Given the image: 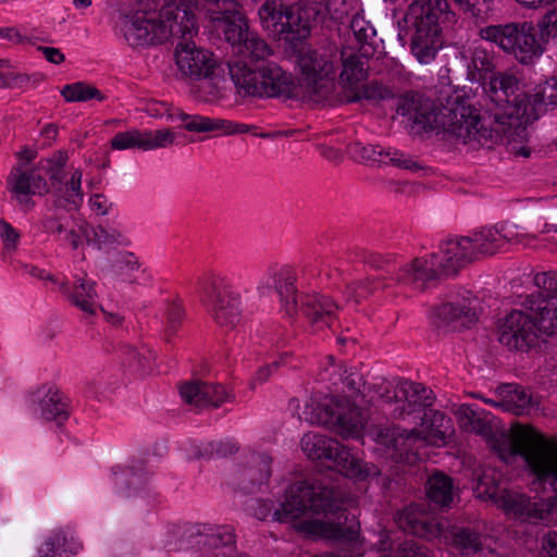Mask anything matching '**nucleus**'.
Wrapping results in <instances>:
<instances>
[{
    "mask_svg": "<svg viewBox=\"0 0 557 557\" xmlns=\"http://www.w3.org/2000/svg\"><path fill=\"white\" fill-rule=\"evenodd\" d=\"M122 32L132 47L158 45L171 37L176 38L175 61L182 75L202 81L201 87L209 89L206 100L220 96V89L212 82L216 67L213 53L191 41L198 26L190 5L165 4L160 20L153 12L138 14L123 23Z\"/></svg>",
    "mask_w": 557,
    "mask_h": 557,
    "instance_id": "obj_1",
    "label": "nucleus"
},
{
    "mask_svg": "<svg viewBox=\"0 0 557 557\" xmlns=\"http://www.w3.org/2000/svg\"><path fill=\"white\" fill-rule=\"evenodd\" d=\"M285 502L273 512V519L288 522L306 512L323 515L325 520L300 523V530L312 536L337 542H354L359 536L357 517L343 506L345 493L320 479L298 481L289 485Z\"/></svg>",
    "mask_w": 557,
    "mask_h": 557,
    "instance_id": "obj_2",
    "label": "nucleus"
},
{
    "mask_svg": "<svg viewBox=\"0 0 557 557\" xmlns=\"http://www.w3.org/2000/svg\"><path fill=\"white\" fill-rule=\"evenodd\" d=\"M494 449L506 462L521 457L529 472L534 476L533 484H549L557 491V441L540 433L532 426L516 423L510 433L503 434L494 443Z\"/></svg>",
    "mask_w": 557,
    "mask_h": 557,
    "instance_id": "obj_3",
    "label": "nucleus"
},
{
    "mask_svg": "<svg viewBox=\"0 0 557 557\" xmlns=\"http://www.w3.org/2000/svg\"><path fill=\"white\" fill-rule=\"evenodd\" d=\"M492 117L481 116L469 99L448 97L440 102L432 119L433 132H444L471 149L492 148L502 138V129L492 125Z\"/></svg>",
    "mask_w": 557,
    "mask_h": 557,
    "instance_id": "obj_4",
    "label": "nucleus"
},
{
    "mask_svg": "<svg viewBox=\"0 0 557 557\" xmlns=\"http://www.w3.org/2000/svg\"><path fill=\"white\" fill-rule=\"evenodd\" d=\"M405 28L412 32L410 48L420 63L428 64L435 59L442 47V30L447 24L456 22V14L447 0H416L403 21Z\"/></svg>",
    "mask_w": 557,
    "mask_h": 557,
    "instance_id": "obj_5",
    "label": "nucleus"
},
{
    "mask_svg": "<svg viewBox=\"0 0 557 557\" xmlns=\"http://www.w3.org/2000/svg\"><path fill=\"white\" fill-rule=\"evenodd\" d=\"M301 448L308 458L319 461L320 471L332 470L356 481L376 480L379 482L382 476V487L392 488L393 480L384 474L379 466L357 458L347 446L334 438L318 433H307L301 438Z\"/></svg>",
    "mask_w": 557,
    "mask_h": 557,
    "instance_id": "obj_6",
    "label": "nucleus"
},
{
    "mask_svg": "<svg viewBox=\"0 0 557 557\" xmlns=\"http://www.w3.org/2000/svg\"><path fill=\"white\" fill-rule=\"evenodd\" d=\"M228 72L239 92L253 97L292 99L298 85L292 74L273 62H230Z\"/></svg>",
    "mask_w": 557,
    "mask_h": 557,
    "instance_id": "obj_7",
    "label": "nucleus"
},
{
    "mask_svg": "<svg viewBox=\"0 0 557 557\" xmlns=\"http://www.w3.org/2000/svg\"><path fill=\"white\" fill-rule=\"evenodd\" d=\"M486 98L495 106L490 114L502 135L506 126L523 120L525 114L524 103L528 101V94L520 90L518 77L508 72H494L492 76L482 84Z\"/></svg>",
    "mask_w": 557,
    "mask_h": 557,
    "instance_id": "obj_8",
    "label": "nucleus"
},
{
    "mask_svg": "<svg viewBox=\"0 0 557 557\" xmlns=\"http://www.w3.org/2000/svg\"><path fill=\"white\" fill-rule=\"evenodd\" d=\"M335 57L330 51H320L305 46L297 50V63L301 73V87L310 100L320 102L334 91L336 75Z\"/></svg>",
    "mask_w": 557,
    "mask_h": 557,
    "instance_id": "obj_9",
    "label": "nucleus"
},
{
    "mask_svg": "<svg viewBox=\"0 0 557 557\" xmlns=\"http://www.w3.org/2000/svg\"><path fill=\"white\" fill-rule=\"evenodd\" d=\"M302 13L297 2L287 5L283 0H265L258 11L264 29L290 42H301L311 35L313 26Z\"/></svg>",
    "mask_w": 557,
    "mask_h": 557,
    "instance_id": "obj_10",
    "label": "nucleus"
},
{
    "mask_svg": "<svg viewBox=\"0 0 557 557\" xmlns=\"http://www.w3.org/2000/svg\"><path fill=\"white\" fill-rule=\"evenodd\" d=\"M534 284L539 290L529 295L522 307L532 312L542 334L557 335V272L537 273Z\"/></svg>",
    "mask_w": 557,
    "mask_h": 557,
    "instance_id": "obj_11",
    "label": "nucleus"
},
{
    "mask_svg": "<svg viewBox=\"0 0 557 557\" xmlns=\"http://www.w3.org/2000/svg\"><path fill=\"white\" fill-rule=\"evenodd\" d=\"M416 419L420 421V425L423 428L421 431L416 429L409 432L394 430L391 440L385 441L384 444L401 451L407 449V442L423 438L434 445L438 442L445 444L446 440L454 434L451 420L444 412L434 411L429 407L422 416L414 417Z\"/></svg>",
    "mask_w": 557,
    "mask_h": 557,
    "instance_id": "obj_12",
    "label": "nucleus"
},
{
    "mask_svg": "<svg viewBox=\"0 0 557 557\" xmlns=\"http://www.w3.org/2000/svg\"><path fill=\"white\" fill-rule=\"evenodd\" d=\"M540 334L532 312L524 308L509 312L498 327V341L511 351H530L539 345Z\"/></svg>",
    "mask_w": 557,
    "mask_h": 557,
    "instance_id": "obj_13",
    "label": "nucleus"
},
{
    "mask_svg": "<svg viewBox=\"0 0 557 557\" xmlns=\"http://www.w3.org/2000/svg\"><path fill=\"white\" fill-rule=\"evenodd\" d=\"M18 156L24 163L12 169L8 177V187L21 205H28L26 199L29 195L42 196L48 194L50 188L46 178L37 174L35 169L27 170L25 168L37 157V151L24 148Z\"/></svg>",
    "mask_w": 557,
    "mask_h": 557,
    "instance_id": "obj_14",
    "label": "nucleus"
},
{
    "mask_svg": "<svg viewBox=\"0 0 557 557\" xmlns=\"http://www.w3.org/2000/svg\"><path fill=\"white\" fill-rule=\"evenodd\" d=\"M396 112L407 116L414 134L433 132L432 119L436 116L438 103L419 91H406L396 98Z\"/></svg>",
    "mask_w": 557,
    "mask_h": 557,
    "instance_id": "obj_15",
    "label": "nucleus"
},
{
    "mask_svg": "<svg viewBox=\"0 0 557 557\" xmlns=\"http://www.w3.org/2000/svg\"><path fill=\"white\" fill-rule=\"evenodd\" d=\"M175 133L170 128L140 132L132 129L117 133L111 139V147L116 150L138 148L143 150H152L166 148L173 145Z\"/></svg>",
    "mask_w": 557,
    "mask_h": 557,
    "instance_id": "obj_16",
    "label": "nucleus"
},
{
    "mask_svg": "<svg viewBox=\"0 0 557 557\" xmlns=\"http://www.w3.org/2000/svg\"><path fill=\"white\" fill-rule=\"evenodd\" d=\"M480 311L476 298H463L437 306L435 317L454 329H470L479 322Z\"/></svg>",
    "mask_w": 557,
    "mask_h": 557,
    "instance_id": "obj_17",
    "label": "nucleus"
},
{
    "mask_svg": "<svg viewBox=\"0 0 557 557\" xmlns=\"http://www.w3.org/2000/svg\"><path fill=\"white\" fill-rule=\"evenodd\" d=\"M395 521L405 533L426 541L438 537L443 532L442 524L417 505H410L397 512Z\"/></svg>",
    "mask_w": 557,
    "mask_h": 557,
    "instance_id": "obj_18",
    "label": "nucleus"
},
{
    "mask_svg": "<svg viewBox=\"0 0 557 557\" xmlns=\"http://www.w3.org/2000/svg\"><path fill=\"white\" fill-rule=\"evenodd\" d=\"M478 242V234H475L474 238L461 237L456 242H449L444 256L441 259L437 257L441 273L447 276L455 275L459 269L472 262L479 253V249L474 245Z\"/></svg>",
    "mask_w": 557,
    "mask_h": 557,
    "instance_id": "obj_19",
    "label": "nucleus"
},
{
    "mask_svg": "<svg viewBox=\"0 0 557 557\" xmlns=\"http://www.w3.org/2000/svg\"><path fill=\"white\" fill-rule=\"evenodd\" d=\"M400 401L404 404L394 410L396 418L421 416L433 405L434 395L422 383L404 381L399 383Z\"/></svg>",
    "mask_w": 557,
    "mask_h": 557,
    "instance_id": "obj_20",
    "label": "nucleus"
},
{
    "mask_svg": "<svg viewBox=\"0 0 557 557\" xmlns=\"http://www.w3.org/2000/svg\"><path fill=\"white\" fill-rule=\"evenodd\" d=\"M337 305L322 295H307L301 310L314 332H324L333 327L337 320Z\"/></svg>",
    "mask_w": 557,
    "mask_h": 557,
    "instance_id": "obj_21",
    "label": "nucleus"
},
{
    "mask_svg": "<svg viewBox=\"0 0 557 557\" xmlns=\"http://www.w3.org/2000/svg\"><path fill=\"white\" fill-rule=\"evenodd\" d=\"M503 497L499 508L506 513H511L524 522L537 523L545 520V511L548 509L542 506V499H532L524 494L509 490Z\"/></svg>",
    "mask_w": 557,
    "mask_h": 557,
    "instance_id": "obj_22",
    "label": "nucleus"
},
{
    "mask_svg": "<svg viewBox=\"0 0 557 557\" xmlns=\"http://www.w3.org/2000/svg\"><path fill=\"white\" fill-rule=\"evenodd\" d=\"M272 458L265 454H255L248 459L237 479V487L244 494H252L267 483L271 475Z\"/></svg>",
    "mask_w": 557,
    "mask_h": 557,
    "instance_id": "obj_23",
    "label": "nucleus"
},
{
    "mask_svg": "<svg viewBox=\"0 0 557 557\" xmlns=\"http://www.w3.org/2000/svg\"><path fill=\"white\" fill-rule=\"evenodd\" d=\"M374 55H364L363 50L346 47L341 51L342 71L339 81L345 87L354 88L364 81L370 69L369 60Z\"/></svg>",
    "mask_w": 557,
    "mask_h": 557,
    "instance_id": "obj_24",
    "label": "nucleus"
},
{
    "mask_svg": "<svg viewBox=\"0 0 557 557\" xmlns=\"http://www.w3.org/2000/svg\"><path fill=\"white\" fill-rule=\"evenodd\" d=\"M529 22L521 23H506L498 25H490L480 29L479 35L482 39L491 41L497 45L503 51L509 53L516 51L515 39L518 36L523 37V45L528 47V36L524 32H528Z\"/></svg>",
    "mask_w": 557,
    "mask_h": 557,
    "instance_id": "obj_25",
    "label": "nucleus"
},
{
    "mask_svg": "<svg viewBox=\"0 0 557 557\" xmlns=\"http://www.w3.org/2000/svg\"><path fill=\"white\" fill-rule=\"evenodd\" d=\"M525 114L523 121L525 123L537 120L545 113L548 107H557V76H552L545 82L534 87L533 94H528V101L524 103Z\"/></svg>",
    "mask_w": 557,
    "mask_h": 557,
    "instance_id": "obj_26",
    "label": "nucleus"
},
{
    "mask_svg": "<svg viewBox=\"0 0 557 557\" xmlns=\"http://www.w3.org/2000/svg\"><path fill=\"white\" fill-rule=\"evenodd\" d=\"M355 157L361 162H371L377 164H392L394 166L417 171L421 166L412 159L406 157L399 151L384 150L379 146L356 144L352 147Z\"/></svg>",
    "mask_w": 557,
    "mask_h": 557,
    "instance_id": "obj_27",
    "label": "nucleus"
},
{
    "mask_svg": "<svg viewBox=\"0 0 557 557\" xmlns=\"http://www.w3.org/2000/svg\"><path fill=\"white\" fill-rule=\"evenodd\" d=\"M499 408L516 416L528 413L532 407L537 405L532 395L515 383L500 384L495 389Z\"/></svg>",
    "mask_w": 557,
    "mask_h": 557,
    "instance_id": "obj_28",
    "label": "nucleus"
},
{
    "mask_svg": "<svg viewBox=\"0 0 557 557\" xmlns=\"http://www.w3.org/2000/svg\"><path fill=\"white\" fill-rule=\"evenodd\" d=\"M457 492L454 479L443 471H434L425 482L429 503L440 509L450 508Z\"/></svg>",
    "mask_w": 557,
    "mask_h": 557,
    "instance_id": "obj_29",
    "label": "nucleus"
},
{
    "mask_svg": "<svg viewBox=\"0 0 557 557\" xmlns=\"http://www.w3.org/2000/svg\"><path fill=\"white\" fill-rule=\"evenodd\" d=\"M462 59L466 61L467 77L471 82H478L482 85L495 72L493 57L482 47L465 50Z\"/></svg>",
    "mask_w": 557,
    "mask_h": 557,
    "instance_id": "obj_30",
    "label": "nucleus"
},
{
    "mask_svg": "<svg viewBox=\"0 0 557 557\" xmlns=\"http://www.w3.org/2000/svg\"><path fill=\"white\" fill-rule=\"evenodd\" d=\"M182 121L185 122L184 127L189 132H214L221 131L225 134H243L249 131V126L246 124H235L231 121L221 119H210L202 115H189L182 113L180 114Z\"/></svg>",
    "mask_w": 557,
    "mask_h": 557,
    "instance_id": "obj_31",
    "label": "nucleus"
},
{
    "mask_svg": "<svg viewBox=\"0 0 557 557\" xmlns=\"http://www.w3.org/2000/svg\"><path fill=\"white\" fill-rule=\"evenodd\" d=\"M209 296L216 323L221 326L234 327L240 320V312L236 300L215 285L212 286Z\"/></svg>",
    "mask_w": 557,
    "mask_h": 557,
    "instance_id": "obj_32",
    "label": "nucleus"
},
{
    "mask_svg": "<svg viewBox=\"0 0 557 557\" xmlns=\"http://www.w3.org/2000/svg\"><path fill=\"white\" fill-rule=\"evenodd\" d=\"M296 280V274L289 270H282L273 275V288L280 298L283 310L290 318L298 313Z\"/></svg>",
    "mask_w": 557,
    "mask_h": 557,
    "instance_id": "obj_33",
    "label": "nucleus"
},
{
    "mask_svg": "<svg viewBox=\"0 0 557 557\" xmlns=\"http://www.w3.org/2000/svg\"><path fill=\"white\" fill-rule=\"evenodd\" d=\"M231 13H225L220 20H211L223 28L224 37L227 42L233 47L242 49V44L245 37L249 35L247 18L237 8L231 10Z\"/></svg>",
    "mask_w": 557,
    "mask_h": 557,
    "instance_id": "obj_34",
    "label": "nucleus"
},
{
    "mask_svg": "<svg viewBox=\"0 0 557 557\" xmlns=\"http://www.w3.org/2000/svg\"><path fill=\"white\" fill-rule=\"evenodd\" d=\"M448 533L451 546L461 555H474L483 549L482 534L474 528L453 525Z\"/></svg>",
    "mask_w": 557,
    "mask_h": 557,
    "instance_id": "obj_35",
    "label": "nucleus"
},
{
    "mask_svg": "<svg viewBox=\"0 0 557 557\" xmlns=\"http://www.w3.org/2000/svg\"><path fill=\"white\" fill-rule=\"evenodd\" d=\"M332 424L343 437L357 434L362 426L360 408L354 404L338 406L337 411L332 413Z\"/></svg>",
    "mask_w": 557,
    "mask_h": 557,
    "instance_id": "obj_36",
    "label": "nucleus"
},
{
    "mask_svg": "<svg viewBox=\"0 0 557 557\" xmlns=\"http://www.w3.org/2000/svg\"><path fill=\"white\" fill-rule=\"evenodd\" d=\"M546 227L547 223L536 211H520L515 218L506 221V223L496 231L504 237H507L512 231H516V235H527L530 231H544Z\"/></svg>",
    "mask_w": 557,
    "mask_h": 557,
    "instance_id": "obj_37",
    "label": "nucleus"
},
{
    "mask_svg": "<svg viewBox=\"0 0 557 557\" xmlns=\"http://www.w3.org/2000/svg\"><path fill=\"white\" fill-rule=\"evenodd\" d=\"M435 267H438L436 255H432L430 259L414 258L405 269V277L412 283L421 282V287L424 288L428 283L436 281L442 274Z\"/></svg>",
    "mask_w": 557,
    "mask_h": 557,
    "instance_id": "obj_38",
    "label": "nucleus"
},
{
    "mask_svg": "<svg viewBox=\"0 0 557 557\" xmlns=\"http://www.w3.org/2000/svg\"><path fill=\"white\" fill-rule=\"evenodd\" d=\"M349 25L358 44V49L363 50L364 55H374L376 52V32L370 22L356 13Z\"/></svg>",
    "mask_w": 557,
    "mask_h": 557,
    "instance_id": "obj_39",
    "label": "nucleus"
},
{
    "mask_svg": "<svg viewBox=\"0 0 557 557\" xmlns=\"http://www.w3.org/2000/svg\"><path fill=\"white\" fill-rule=\"evenodd\" d=\"M525 36H528V47L523 45V37L518 36L515 39V46L517 47L516 51H510L509 54L515 55V58L522 64H530L533 60L540 57L544 52V48L541 44V40L536 39V28L533 23L529 22L528 32H524Z\"/></svg>",
    "mask_w": 557,
    "mask_h": 557,
    "instance_id": "obj_40",
    "label": "nucleus"
},
{
    "mask_svg": "<svg viewBox=\"0 0 557 557\" xmlns=\"http://www.w3.org/2000/svg\"><path fill=\"white\" fill-rule=\"evenodd\" d=\"M508 490L496 480L494 473L484 472L479 476L474 493L479 498L490 499L498 507Z\"/></svg>",
    "mask_w": 557,
    "mask_h": 557,
    "instance_id": "obj_41",
    "label": "nucleus"
},
{
    "mask_svg": "<svg viewBox=\"0 0 557 557\" xmlns=\"http://www.w3.org/2000/svg\"><path fill=\"white\" fill-rule=\"evenodd\" d=\"M108 264L114 275L123 278H127L140 267L138 258L129 251H117L109 255Z\"/></svg>",
    "mask_w": 557,
    "mask_h": 557,
    "instance_id": "obj_42",
    "label": "nucleus"
},
{
    "mask_svg": "<svg viewBox=\"0 0 557 557\" xmlns=\"http://www.w3.org/2000/svg\"><path fill=\"white\" fill-rule=\"evenodd\" d=\"M61 95L67 102H84L90 99L104 100L103 94L98 88L85 82L65 85L61 90Z\"/></svg>",
    "mask_w": 557,
    "mask_h": 557,
    "instance_id": "obj_43",
    "label": "nucleus"
},
{
    "mask_svg": "<svg viewBox=\"0 0 557 557\" xmlns=\"http://www.w3.org/2000/svg\"><path fill=\"white\" fill-rule=\"evenodd\" d=\"M86 240L89 244H95L98 249L104 250L109 255L111 249L115 248V245L120 244L122 237L121 233L113 231L109 233L103 226L86 227L83 228Z\"/></svg>",
    "mask_w": 557,
    "mask_h": 557,
    "instance_id": "obj_44",
    "label": "nucleus"
},
{
    "mask_svg": "<svg viewBox=\"0 0 557 557\" xmlns=\"http://www.w3.org/2000/svg\"><path fill=\"white\" fill-rule=\"evenodd\" d=\"M336 0H299L298 5L302 9V14L314 27L322 23L331 13Z\"/></svg>",
    "mask_w": 557,
    "mask_h": 557,
    "instance_id": "obj_45",
    "label": "nucleus"
},
{
    "mask_svg": "<svg viewBox=\"0 0 557 557\" xmlns=\"http://www.w3.org/2000/svg\"><path fill=\"white\" fill-rule=\"evenodd\" d=\"M394 98V94L388 86H385L376 81H372L360 88L356 87L354 96L347 99L348 102L359 101L366 99L372 102H380L386 99Z\"/></svg>",
    "mask_w": 557,
    "mask_h": 557,
    "instance_id": "obj_46",
    "label": "nucleus"
},
{
    "mask_svg": "<svg viewBox=\"0 0 557 557\" xmlns=\"http://www.w3.org/2000/svg\"><path fill=\"white\" fill-rule=\"evenodd\" d=\"M69 160L66 151H55L50 158L42 159L38 163V168L42 169L49 176L52 184H61L65 178L64 166Z\"/></svg>",
    "mask_w": 557,
    "mask_h": 557,
    "instance_id": "obj_47",
    "label": "nucleus"
},
{
    "mask_svg": "<svg viewBox=\"0 0 557 557\" xmlns=\"http://www.w3.org/2000/svg\"><path fill=\"white\" fill-rule=\"evenodd\" d=\"M206 387L207 382H202L200 380L185 382L180 387V394L188 405L197 408H206L208 398V391Z\"/></svg>",
    "mask_w": 557,
    "mask_h": 557,
    "instance_id": "obj_48",
    "label": "nucleus"
},
{
    "mask_svg": "<svg viewBox=\"0 0 557 557\" xmlns=\"http://www.w3.org/2000/svg\"><path fill=\"white\" fill-rule=\"evenodd\" d=\"M238 51L250 57V60L246 61L248 64L265 62L264 58L270 54V48L267 42L251 32L245 37L242 49H238Z\"/></svg>",
    "mask_w": 557,
    "mask_h": 557,
    "instance_id": "obj_49",
    "label": "nucleus"
},
{
    "mask_svg": "<svg viewBox=\"0 0 557 557\" xmlns=\"http://www.w3.org/2000/svg\"><path fill=\"white\" fill-rule=\"evenodd\" d=\"M42 414L47 420H58V425H62L69 418L66 404L63 403L57 392H49L41 401Z\"/></svg>",
    "mask_w": 557,
    "mask_h": 557,
    "instance_id": "obj_50",
    "label": "nucleus"
},
{
    "mask_svg": "<svg viewBox=\"0 0 557 557\" xmlns=\"http://www.w3.org/2000/svg\"><path fill=\"white\" fill-rule=\"evenodd\" d=\"M455 7L468 16L484 21L492 11L491 0H453Z\"/></svg>",
    "mask_w": 557,
    "mask_h": 557,
    "instance_id": "obj_51",
    "label": "nucleus"
},
{
    "mask_svg": "<svg viewBox=\"0 0 557 557\" xmlns=\"http://www.w3.org/2000/svg\"><path fill=\"white\" fill-rule=\"evenodd\" d=\"M168 337L174 335L178 327L183 324L185 318V310L180 300L175 299L168 302L165 309Z\"/></svg>",
    "mask_w": 557,
    "mask_h": 557,
    "instance_id": "obj_52",
    "label": "nucleus"
},
{
    "mask_svg": "<svg viewBox=\"0 0 557 557\" xmlns=\"http://www.w3.org/2000/svg\"><path fill=\"white\" fill-rule=\"evenodd\" d=\"M200 5L210 20H220L237 8L238 3L236 0H200Z\"/></svg>",
    "mask_w": 557,
    "mask_h": 557,
    "instance_id": "obj_53",
    "label": "nucleus"
},
{
    "mask_svg": "<svg viewBox=\"0 0 557 557\" xmlns=\"http://www.w3.org/2000/svg\"><path fill=\"white\" fill-rule=\"evenodd\" d=\"M185 5L182 1L180 3L176 0H140V9L137 10L133 15L126 16L123 21V23L127 18H134L138 14H145L147 12H153L156 13V17L158 20L161 18V14L163 13L164 5Z\"/></svg>",
    "mask_w": 557,
    "mask_h": 557,
    "instance_id": "obj_54",
    "label": "nucleus"
},
{
    "mask_svg": "<svg viewBox=\"0 0 557 557\" xmlns=\"http://www.w3.org/2000/svg\"><path fill=\"white\" fill-rule=\"evenodd\" d=\"M396 557H433L431 550L413 540L404 541L396 549Z\"/></svg>",
    "mask_w": 557,
    "mask_h": 557,
    "instance_id": "obj_55",
    "label": "nucleus"
},
{
    "mask_svg": "<svg viewBox=\"0 0 557 557\" xmlns=\"http://www.w3.org/2000/svg\"><path fill=\"white\" fill-rule=\"evenodd\" d=\"M208 391L207 407L219 408L223 403L228 401L233 396L220 384L207 383Z\"/></svg>",
    "mask_w": 557,
    "mask_h": 557,
    "instance_id": "obj_56",
    "label": "nucleus"
},
{
    "mask_svg": "<svg viewBox=\"0 0 557 557\" xmlns=\"http://www.w3.org/2000/svg\"><path fill=\"white\" fill-rule=\"evenodd\" d=\"M1 237L4 242V247L8 250H14L16 248V243L20 238L18 233L9 224L7 221L1 220Z\"/></svg>",
    "mask_w": 557,
    "mask_h": 557,
    "instance_id": "obj_57",
    "label": "nucleus"
},
{
    "mask_svg": "<svg viewBox=\"0 0 557 557\" xmlns=\"http://www.w3.org/2000/svg\"><path fill=\"white\" fill-rule=\"evenodd\" d=\"M460 428L469 431L472 421L478 417L476 412L469 405H461L456 411Z\"/></svg>",
    "mask_w": 557,
    "mask_h": 557,
    "instance_id": "obj_58",
    "label": "nucleus"
},
{
    "mask_svg": "<svg viewBox=\"0 0 557 557\" xmlns=\"http://www.w3.org/2000/svg\"><path fill=\"white\" fill-rule=\"evenodd\" d=\"M235 543V535L232 532H218L208 536L206 544L219 548L228 546Z\"/></svg>",
    "mask_w": 557,
    "mask_h": 557,
    "instance_id": "obj_59",
    "label": "nucleus"
},
{
    "mask_svg": "<svg viewBox=\"0 0 557 557\" xmlns=\"http://www.w3.org/2000/svg\"><path fill=\"white\" fill-rule=\"evenodd\" d=\"M281 367V360H275L270 364H265L261 367L257 373L253 382L251 383V387L255 388L256 383L262 384L267 382L272 373L276 371Z\"/></svg>",
    "mask_w": 557,
    "mask_h": 557,
    "instance_id": "obj_60",
    "label": "nucleus"
},
{
    "mask_svg": "<svg viewBox=\"0 0 557 557\" xmlns=\"http://www.w3.org/2000/svg\"><path fill=\"white\" fill-rule=\"evenodd\" d=\"M81 184H82V172L79 170H76L72 173V176L70 181L65 183V189L70 197H77L82 199V191H81Z\"/></svg>",
    "mask_w": 557,
    "mask_h": 557,
    "instance_id": "obj_61",
    "label": "nucleus"
},
{
    "mask_svg": "<svg viewBox=\"0 0 557 557\" xmlns=\"http://www.w3.org/2000/svg\"><path fill=\"white\" fill-rule=\"evenodd\" d=\"M542 548L548 557H557V532L550 531L543 536Z\"/></svg>",
    "mask_w": 557,
    "mask_h": 557,
    "instance_id": "obj_62",
    "label": "nucleus"
},
{
    "mask_svg": "<svg viewBox=\"0 0 557 557\" xmlns=\"http://www.w3.org/2000/svg\"><path fill=\"white\" fill-rule=\"evenodd\" d=\"M38 50L42 52L47 61L53 64H61L65 60L64 54L58 48L40 46Z\"/></svg>",
    "mask_w": 557,
    "mask_h": 557,
    "instance_id": "obj_63",
    "label": "nucleus"
},
{
    "mask_svg": "<svg viewBox=\"0 0 557 557\" xmlns=\"http://www.w3.org/2000/svg\"><path fill=\"white\" fill-rule=\"evenodd\" d=\"M345 385L355 395L361 394V386L364 385L362 377L355 373H350L345 377Z\"/></svg>",
    "mask_w": 557,
    "mask_h": 557,
    "instance_id": "obj_64",
    "label": "nucleus"
}]
</instances>
